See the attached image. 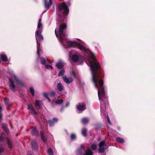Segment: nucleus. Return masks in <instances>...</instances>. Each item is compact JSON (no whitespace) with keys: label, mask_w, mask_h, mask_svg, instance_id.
<instances>
[{"label":"nucleus","mask_w":155,"mask_h":155,"mask_svg":"<svg viewBox=\"0 0 155 155\" xmlns=\"http://www.w3.org/2000/svg\"><path fill=\"white\" fill-rule=\"evenodd\" d=\"M67 27L65 23L60 25L55 30V33L60 43L65 48L76 47L82 51L84 54V59L87 60L86 62L90 67L92 78H100L101 67L99 62L95 58L94 54L88 48L75 41H70L67 40L65 34Z\"/></svg>","instance_id":"obj_1"},{"label":"nucleus","mask_w":155,"mask_h":155,"mask_svg":"<svg viewBox=\"0 0 155 155\" xmlns=\"http://www.w3.org/2000/svg\"><path fill=\"white\" fill-rule=\"evenodd\" d=\"M42 31V24L41 22V19L40 18L39 20L36 31L35 32V38L37 42V54L38 58L40 57V53L42 52V50L41 48H39L38 45H40V43L39 41L43 40V37L41 34Z\"/></svg>","instance_id":"obj_2"},{"label":"nucleus","mask_w":155,"mask_h":155,"mask_svg":"<svg viewBox=\"0 0 155 155\" xmlns=\"http://www.w3.org/2000/svg\"><path fill=\"white\" fill-rule=\"evenodd\" d=\"M92 80L96 88L99 89L98 94L99 99L101 100L104 96V91L103 87V81L100 78H92Z\"/></svg>","instance_id":"obj_3"},{"label":"nucleus","mask_w":155,"mask_h":155,"mask_svg":"<svg viewBox=\"0 0 155 155\" xmlns=\"http://www.w3.org/2000/svg\"><path fill=\"white\" fill-rule=\"evenodd\" d=\"M71 5L70 3L68 2L65 3L63 2L61 3L58 6L59 12L58 13V22H62L65 17L61 19L60 16V13H62L65 16L67 15L69 13V9L68 6Z\"/></svg>","instance_id":"obj_4"},{"label":"nucleus","mask_w":155,"mask_h":155,"mask_svg":"<svg viewBox=\"0 0 155 155\" xmlns=\"http://www.w3.org/2000/svg\"><path fill=\"white\" fill-rule=\"evenodd\" d=\"M106 145L104 141H102L100 142L99 144V151L100 153H101L103 152L104 149L106 148Z\"/></svg>","instance_id":"obj_5"},{"label":"nucleus","mask_w":155,"mask_h":155,"mask_svg":"<svg viewBox=\"0 0 155 155\" xmlns=\"http://www.w3.org/2000/svg\"><path fill=\"white\" fill-rule=\"evenodd\" d=\"M44 4L45 8L48 10L52 4V0H49L48 1L44 0Z\"/></svg>","instance_id":"obj_6"},{"label":"nucleus","mask_w":155,"mask_h":155,"mask_svg":"<svg viewBox=\"0 0 155 155\" xmlns=\"http://www.w3.org/2000/svg\"><path fill=\"white\" fill-rule=\"evenodd\" d=\"M1 58L3 62H7L9 61L5 53L4 52H2L1 53Z\"/></svg>","instance_id":"obj_7"},{"label":"nucleus","mask_w":155,"mask_h":155,"mask_svg":"<svg viewBox=\"0 0 155 155\" xmlns=\"http://www.w3.org/2000/svg\"><path fill=\"white\" fill-rule=\"evenodd\" d=\"M77 108L78 110L83 111L86 109L85 105L84 103H79L77 105Z\"/></svg>","instance_id":"obj_8"},{"label":"nucleus","mask_w":155,"mask_h":155,"mask_svg":"<svg viewBox=\"0 0 155 155\" xmlns=\"http://www.w3.org/2000/svg\"><path fill=\"white\" fill-rule=\"evenodd\" d=\"M13 78H10V84H9V86L10 87L11 89V90L13 91H14L15 90V86L14 85V80H13Z\"/></svg>","instance_id":"obj_9"},{"label":"nucleus","mask_w":155,"mask_h":155,"mask_svg":"<svg viewBox=\"0 0 155 155\" xmlns=\"http://www.w3.org/2000/svg\"><path fill=\"white\" fill-rule=\"evenodd\" d=\"M72 61L74 62H77L79 60V58L78 55L74 54L71 57Z\"/></svg>","instance_id":"obj_10"},{"label":"nucleus","mask_w":155,"mask_h":155,"mask_svg":"<svg viewBox=\"0 0 155 155\" xmlns=\"http://www.w3.org/2000/svg\"><path fill=\"white\" fill-rule=\"evenodd\" d=\"M64 65V62L61 61H60L56 63V67L57 68L59 69L60 67H63Z\"/></svg>","instance_id":"obj_11"},{"label":"nucleus","mask_w":155,"mask_h":155,"mask_svg":"<svg viewBox=\"0 0 155 155\" xmlns=\"http://www.w3.org/2000/svg\"><path fill=\"white\" fill-rule=\"evenodd\" d=\"M28 108L29 110V111L32 114H36V112L33 108L31 104H29L28 106Z\"/></svg>","instance_id":"obj_12"},{"label":"nucleus","mask_w":155,"mask_h":155,"mask_svg":"<svg viewBox=\"0 0 155 155\" xmlns=\"http://www.w3.org/2000/svg\"><path fill=\"white\" fill-rule=\"evenodd\" d=\"M2 127L3 130L7 134H8L9 132V130L8 128L7 125L5 124H3L2 125Z\"/></svg>","instance_id":"obj_13"},{"label":"nucleus","mask_w":155,"mask_h":155,"mask_svg":"<svg viewBox=\"0 0 155 155\" xmlns=\"http://www.w3.org/2000/svg\"><path fill=\"white\" fill-rule=\"evenodd\" d=\"M73 80L72 78H63V81L67 84L71 83Z\"/></svg>","instance_id":"obj_14"},{"label":"nucleus","mask_w":155,"mask_h":155,"mask_svg":"<svg viewBox=\"0 0 155 155\" xmlns=\"http://www.w3.org/2000/svg\"><path fill=\"white\" fill-rule=\"evenodd\" d=\"M35 105L37 109H39L41 108V101H35Z\"/></svg>","instance_id":"obj_15"},{"label":"nucleus","mask_w":155,"mask_h":155,"mask_svg":"<svg viewBox=\"0 0 155 155\" xmlns=\"http://www.w3.org/2000/svg\"><path fill=\"white\" fill-rule=\"evenodd\" d=\"M92 152L89 148H87L83 155H93Z\"/></svg>","instance_id":"obj_16"},{"label":"nucleus","mask_w":155,"mask_h":155,"mask_svg":"<svg viewBox=\"0 0 155 155\" xmlns=\"http://www.w3.org/2000/svg\"><path fill=\"white\" fill-rule=\"evenodd\" d=\"M31 129V133L33 135H35L38 134V131L36 127H33Z\"/></svg>","instance_id":"obj_17"},{"label":"nucleus","mask_w":155,"mask_h":155,"mask_svg":"<svg viewBox=\"0 0 155 155\" xmlns=\"http://www.w3.org/2000/svg\"><path fill=\"white\" fill-rule=\"evenodd\" d=\"M57 87L58 89L60 91H62L63 89V86L60 83H58L57 84Z\"/></svg>","instance_id":"obj_18"},{"label":"nucleus","mask_w":155,"mask_h":155,"mask_svg":"<svg viewBox=\"0 0 155 155\" xmlns=\"http://www.w3.org/2000/svg\"><path fill=\"white\" fill-rule=\"evenodd\" d=\"M58 121V119L57 118H54L53 119V121H49V125L50 126H52L54 124L57 122V121Z\"/></svg>","instance_id":"obj_19"},{"label":"nucleus","mask_w":155,"mask_h":155,"mask_svg":"<svg viewBox=\"0 0 155 155\" xmlns=\"http://www.w3.org/2000/svg\"><path fill=\"white\" fill-rule=\"evenodd\" d=\"M41 63L43 65H45L46 63V60L48 61V59L47 58H46V60L43 57H41L40 58Z\"/></svg>","instance_id":"obj_20"},{"label":"nucleus","mask_w":155,"mask_h":155,"mask_svg":"<svg viewBox=\"0 0 155 155\" xmlns=\"http://www.w3.org/2000/svg\"><path fill=\"white\" fill-rule=\"evenodd\" d=\"M116 140V141L119 143H123L125 142V141L123 139L120 137L117 138Z\"/></svg>","instance_id":"obj_21"},{"label":"nucleus","mask_w":155,"mask_h":155,"mask_svg":"<svg viewBox=\"0 0 155 155\" xmlns=\"http://www.w3.org/2000/svg\"><path fill=\"white\" fill-rule=\"evenodd\" d=\"M8 74L9 75L11 78H16V75L14 74L13 71H10L8 72Z\"/></svg>","instance_id":"obj_22"},{"label":"nucleus","mask_w":155,"mask_h":155,"mask_svg":"<svg viewBox=\"0 0 155 155\" xmlns=\"http://www.w3.org/2000/svg\"><path fill=\"white\" fill-rule=\"evenodd\" d=\"M64 72L65 71L64 69H61L59 72L58 74V76L59 77L61 76L64 74Z\"/></svg>","instance_id":"obj_23"},{"label":"nucleus","mask_w":155,"mask_h":155,"mask_svg":"<svg viewBox=\"0 0 155 155\" xmlns=\"http://www.w3.org/2000/svg\"><path fill=\"white\" fill-rule=\"evenodd\" d=\"M70 74L71 75V77H75L77 76L76 74L73 70L70 71Z\"/></svg>","instance_id":"obj_24"},{"label":"nucleus","mask_w":155,"mask_h":155,"mask_svg":"<svg viewBox=\"0 0 155 155\" xmlns=\"http://www.w3.org/2000/svg\"><path fill=\"white\" fill-rule=\"evenodd\" d=\"M48 153L49 155H54L52 150L51 148L48 149Z\"/></svg>","instance_id":"obj_25"},{"label":"nucleus","mask_w":155,"mask_h":155,"mask_svg":"<svg viewBox=\"0 0 155 155\" xmlns=\"http://www.w3.org/2000/svg\"><path fill=\"white\" fill-rule=\"evenodd\" d=\"M7 141L9 147L10 148H12V145L11 142L10 141V140L8 138L7 139Z\"/></svg>","instance_id":"obj_26"},{"label":"nucleus","mask_w":155,"mask_h":155,"mask_svg":"<svg viewBox=\"0 0 155 155\" xmlns=\"http://www.w3.org/2000/svg\"><path fill=\"white\" fill-rule=\"evenodd\" d=\"M88 120L87 118H84L82 120V122L84 124L87 123L88 122Z\"/></svg>","instance_id":"obj_27"},{"label":"nucleus","mask_w":155,"mask_h":155,"mask_svg":"<svg viewBox=\"0 0 155 155\" xmlns=\"http://www.w3.org/2000/svg\"><path fill=\"white\" fill-rule=\"evenodd\" d=\"M97 147V145L94 143H93L92 144L91 146V147L93 150H95L96 149Z\"/></svg>","instance_id":"obj_28"},{"label":"nucleus","mask_w":155,"mask_h":155,"mask_svg":"<svg viewBox=\"0 0 155 155\" xmlns=\"http://www.w3.org/2000/svg\"><path fill=\"white\" fill-rule=\"evenodd\" d=\"M82 134L84 136H86V129L84 128L82 130Z\"/></svg>","instance_id":"obj_29"},{"label":"nucleus","mask_w":155,"mask_h":155,"mask_svg":"<svg viewBox=\"0 0 155 155\" xmlns=\"http://www.w3.org/2000/svg\"><path fill=\"white\" fill-rule=\"evenodd\" d=\"M30 91L33 96L34 95L35 91L34 88L32 87H31L30 88Z\"/></svg>","instance_id":"obj_30"},{"label":"nucleus","mask_w":155,"mask_h":155,"mask_svg":"<svg viewBox=\"0 0 155 155\" xmlns=\"http://www.w3.org/2000/svg\"><path fill=\"white\" fill-rule=\"evenodd\" d=\"M41 138L43 141L44 142H46V139L44 138L43 133H41Z\"/></svg>","instance_id":"obj_31"},{"label":"nucleus","mask_w":155,"mask_h":155,"mask_svg":"<svg viewBox=\"0 0 155 155\" xmlns=\"http://www.w3.org/2000/svg\"><path fill=\"white\" fill-rule=\"evenodd\" d=\"M45 66L48 69H51V70H52L53 69L52 67L49 65H45Z\"/></svg>","instance_id":"obj_32"},{"label":"nucleus","mask_w":155,"mask_h":155,"mask_svg":"<svg viewBox=\"0 0 155 155\" xmlns=\"http://www.w3.org/2000/svg\"><path fill=\"white\" fill-rule=\"evenodd\" d=\"M76 138V135L74 134H72L71 135V140H74Z\"/></svg>","instance_id":"obj_33"},{"label":"nucleus","mask_w":155,"mask_h":155,"mask_svg":"<svg viewBox=\"0 0 155 155\" xmlns=\"http://www.w3.org/2000/svg\"><path fill=\"white\" fill-rule=\"evenodd\" d=\"M63 102V100L62 99L57 100L55 102V103L57 104H61Z\"/></svg>","instance_id":"obj_34"},{"label":"nucleus","mask_w":155,"mask_h":155,"mask_svg":"<svg viewBox=\"0 0 155 155\" xmlns=\"http://www.w3.org/2000/svg\"><path fill=\"white\" fill-rule=\"evenodd\" d=\"M43 95L45 97L48 99L49 101H50V99L48 98V94L46 93H44L43 94Z\"/></svg>","instance_id":"obj_35"},{"label":"nucleus","mask_w":155,"mask_h":155,"mask_svg":"<svg viewBox=\"0 0 155 155\" xmlns=\"http://www.w3.org/2000/svg\"><path fill=\"white\" fill-rule=\"evenodd\" d=\"M4 150L3 146L2 145H0V153L2 152Z\"/></svg>","instance_id":"obj_36"},{"label":"nucleus","mask_w":155,"mask_h":155,"mask_svg":"<svg viewBox=\"0 0 155 155\" xmlns=\"http://www.w3.org/2000/svg\"><path fill=\"white\" fill-rule=\"evenodd\" d=\"M8 101V99L7 98H5L4 99V102L6 104H8L7 103Z\"/></svg>","instance_id":"obj_37"},{"label":"nucleus","mask_w":155,"mask_h":155,"mask_svg":"<svg viewBox=\"0 0 155 155\" xmlns=\"http://www.w3.org/2000/svg\"><path fill=\"white\" fill-rule=\"evenodd\" d=\"M107 121H108V122L109 124H111V123H110V121L109 120V119L108 117L107 116Z\"/></svg>","instance_id":"obj_38"},{"label":"nucleus","mask_w":155,"mask_h":155,"mask_svg":"<svg viewBox=\"0 0 155 155\" xmlns=\"http://www.w3.org/2000/svg\"><path fill=\"white\" fill-rule=\"evenodd\" d=\"M36 141H32L31 143V144H32V146H33V144H36Z\"/></svg>","instance_id":"obj_39"},{"label":"nucleus","mask_w":155,"mask_h":155,"mask_svg":"<svg viewBox=\"0 0 155 155\" xmlns=\"http://www.w3.org/2000/svg\"><path fill=\"white\" fill-rule=\"evenodd\" d=\"M3 140V138L2 137H0V142L2 141Z\"/></svg>","instance_id":"obj_40"},{"label":"nucleus","mask_w":155,"mask_h":155,"mask_svg":"<svg viewBox=\"0 0 155 155\" xmlns=\"http://www.w3.org/2000/svg\"><path fill=\"white\" fill-rule=\"evenodd\" d=\"M52 9H53V10H54L55 9V7L54 5L53 6L52 8Z\"/></svg>","instance_id":"obj_41"},{"label":"nucleus","mask_w":155,"mask_h":155,"mask_svg":"<svg viewBox=\"0 0 155 155\" xmlns=\"http://www.w3.org/2000/svg\"><path fill=\"white\" fill-rule=\"evenodd\" d=\"M69 104L68 103H67L66 104V107L68 106L69 105Z\"/></svg>","instance_id":"obj_42"},{"label":"nucleus","mask_w":155,"mask_h":155,"mask_svg":"<svg viewBox=\"0 0 155 155\" xmlns=\"http://www.w3.org/2000/svg\"><path fill=\"white\" fill-rule=\"evenodd\" d=\"M2 116L1 114L0 113V119L1 120L2 119Z\"/></svg>","instance_id":"obj_43"},{"label":"nucleus","mask_w":155,"mask_h":155,"mask_svg":"<svg viewBox=\"0 0 155 155\" xmlns=\"http://www.w3.org/2000/svg\"><path fill=\"white\" fill-rule=\"evenodd\" d=\"M54 92H52V93H51V95H54Z\"/></svg>","instance_id":"obj_44"},{"label":"nucleus","mask_w":155,"mask_h":155,"mask_svg":"<svg viewBox=\"0 0 155 155\" xmlns=\"http://www.w3.org/2000/svg\"><path fill=\"white\" fill-rule=\"evenodd\" d=\"M2 110V107L1 106H0V112Z\"/></svg>","instance_id":"obj_45"},{"label":"nucleus","mask_w":155,"mask_h":155,"mask_svg":"<svg viewBox=\"0 0 155 155\" xmlns=\"http://www.w3.org/2000/svg\"><path fill=\"white\" fill-rule=\"evenodd\" d=\"M2 62V60H1V59H0V63H1Z\"/></svg>","instance_id":"obj_46"},{"label":"nucleus","mask_w":155,"mask_h":155,"mask_svg":"<svg viewBox=\"0 0 155 155\" xmlns=\"http://www.w3.org/2000/svg\"><path fill=\"white\" fill-rule=\"evenodd\" d=\"M63 78H67V77L66 76H65V77H64Z\"/></svg>","instance_id":"obj_47"},{"label":"nucleus","mask_w":155,"mask_h":155,"mask_svg":"<svg viewBox=\"0 0 155 155\" xmlns=\"http://www.w3.org/2000/svg\"><path fill=\"white\" fill-rule=\"evenodd\" d=\"M69 57H70V56H70V54H69Z\"/></svg>","instance_id":"obj_48"},{"label":"nucleus","mask_w":155,"mask_h":155,"mask_svg":"<svg viewBox=\"0 0 155 155\" xmlns=\"http://www.w3.org/2000/svg\"><path fill=\"white\" fill-rule=\"evenodd\" d=\"M11 127H12V125H11Z\"/></svg>","instance_id":"obj_49"}]
</instances>
